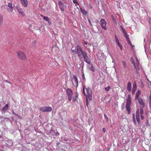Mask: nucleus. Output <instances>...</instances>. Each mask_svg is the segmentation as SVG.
<instances>
[{
    "instance_id": "4468645a",
    "label": "nucleus",
    "mask_w": 151,
    "mask_h": 151,
    "mask_svg": "<svg viewBox=\"0 0 151 151\" xmlns=\"http://www.w3.org/2000/svg\"><path fill=\"white\" fill-rule=\"evenodd\" d=\"M17 9L18 12H19V14L22 15L23 17L25 16V14H24L22 11V9L19 7H17Z\"/></svg>"
},
{
    "instance_id": "b1692460",
    "label": "nucleus",
    "mask_w": 151,
    "mask_h": 151,
    "mask_svg": "<svg viewBox=\"0 0 151 151\" xmlns=\"http://www.w3.org/2000/svg\"><path fill=\"white\" fill-rule=\"evenodd\" d=\"M43 19L48 22L50 21L49 19L47 17L45 16L43 17Z\"/></svg>"
},
{
    "instance_id": "f257e3e1",
    "label": "nucleus",
    "mask_w": 151,
    "mask_h": 151,
    "mask_svg": "<svg viewBox=\"0 0 151 151\" xmlns=\"http://www.w3.org/2000/svg\"><path fill=\"white\" fill-rule=\"evenodd\" d=\"M76 49L78 57L81 58H83L85 62L88 64H90L91 63V60L88 57L87 53L82 51L81 47L79 45L77 46Z\"/></svg>"
},
{
    "instance_id": "09e8293b",
    "label": "nucleus",
    "mask_w": 151,
    "mask_h": 151,
    "mask_svg": "<svg viewBox=\"0 0 151 151\" xmlns=\"http://www.w3.org/2000/svg\"><path fill=\"white\" fill-rule=\"evenodd\" d=\"M84 13V14H85V12H84V13Z\"/></svg>"
},
{
    "instance_id": "4be33fe9",
    "label": "nucleus",
    "mask_w": 151,
    "mask_h": 151,
    "mask_svg": "<svg viewBox=\"0 0 151 151\" xmlns=\"http://www.w3.org/2000/svg\"><path fill=\"white\" fill-rule=\"evenodd\" d=\"M3 19L2 17H0V26H1L3 22Z\"/></svg>"
},
{
    "instance_id": "58836bf2",
    "label": "nucleus",
    "mask_w": 151,
    "mask_h": 151,
    "mask_svg": "<svg viewBox=\"0 0 151 151\" xmlns=\"http://www.w3.org/2000/svg\"><path fill=\"white\" fill-rule=\"evenodd\" d=\"M89 4V8L90 9H91L93 8V6L90 4Z\"/></svg>"
},
{
    "instance_id": "f3484780",
    "label": "nucleus",
    "mask_w": 151,
    "mask_h": 151,
    "mask_svg": "<svg viewBox=\"0 0 151 151\" xmlns=\"http://www.w3.org/2000/svg\"><path fill=\"white\" fill-rule=\"evenodd\" d=\"M8 6L10 8V9H8V12H12L13 10V7L12 3H8Z\"/></svg>"
},
{
    "instance_id": "f704fd0d",
    "label": "nucleus",
    "mask_w": 151,
    "mask_h": 151,
    "mask_svg": "<svg viewBox=\"0 0 151 151\" xmlns=\"http://www.w3.org/2000/svg\"><path fill=\"white\" fill-rule=\"evenodd\" d=\"M88 22L92 26V24L91 23V21L89 19H88Z\"/></svg>"
},
{
    "instance_id": "7c9ffc66",
    "label": "nucleus",
    "mask_w": 151,
    "mask_h": 151,
    "mask_svg": "<svg viewBox=\"0 0 151 151\" xmlns=\"http://www.w3.org/2000/svg\"><path fill=\"white\" fill-rule=\"evenodd\" d=\"M12 113L14 114V115H15V116H18V114H16L15 113V112H14V111H12Z\"/></svg>"
},
{
    "instance_id": "412c9836",
    "label": "nucleus",
    "mask_w": 151,
    "mask_h": 151,
    "mask_svg": "<svg viewBox=\"0 0 151 151\" xmlns=\"http://www.w3.org/2000/svg\"><path fill=\"white\" fill-rule=\"evenodd\" d=\"M8 106L9 105L8 104H6V105L2 108V110L4 111H6L8 109Z\"/></svg>"
},
{
    "instance_id": "39448f33",
    "label": "nucleus",
    "mask_w": 151,
    "mask_h": 151,
    "mask_svg": "<svg viewBox=\"0 0 151 151\" xmlns=\"http://www.w3.org/2000/svg\"><path fill=\"white\" fill-rule=\"evenodd\" d=\"M131 100H127L126 108V110L127 111L128 114H129L130 113L131 109L130 106L131 104Z\"/></svg>"
},
{
    "instance_id": "aec40b11",
    "label": "nucleus",
    "mask_w": 151,
    "mask_h": 151,
    "mask_svg": "<svg viewBox=\"0 0 151 151\" xmlns=\"http://www.w3.org/2000/svg\"><path fill=\"white\" fill-rule=\"evenodd\" d=\"M124 36L127 39V41L128 42V43L130 45H132V44L131 42L130 41L129 38L127 34H126L125 35H124Z\"/></svg>"
},
{
    "instance_id": "72a5a7b5",
    "label": "nucleus",
    "mask_w": 151,
    "mask_h": 151,
    "mask_svg": "<svg viewBox=\"0 0 151 151\" xmlns=\"http://www.w3.org/2000/svg\"><path fill=\"white\" fill-rule=\"evenodd\" d=\"M104 117L106 118V119H107V121H108V118L107 117V116H106V115L105 114H104Z\"/></svg>"
},
{
    "instance_id": "5701e85b",
    "label": "nucleus",
    "mask_w": 151,
    "mask_h": 151,
    "mask_svg": "<svg viewBox=\"0 0 151 151\" xmlns=\"http://www.w3.org/2000/svg\"><path fill=\"white\" fill-rule=\"evenodd\" d=\"M78 97V95L77 93H76V95L75 97H73V101H75L77 100V98Z\"/></svg>"
},
{
    "instance_id": "bb28decb",
    "label": "nucleus",
    "mask_w": 151,
    "mask_h": 151,
    "mask_svg": "<svg viewBox=\"0 0 151 151\" xmlns=\"http://www.w3.org/2000/svg\"><path fill=\"white\" fill-rule=\"evenodd\" d=\"M111 88V87L109 86H108L107 87H106L105 88V89L107 91H108Z\"/></svg>"
},
{
    "instance_id": "6e6552de",
    "label": "nucleus",
    "mask_w": 151,
    "mask_h": 151,
    "mask_svg": "<svg viewBox=\"0 0 151 151\" xmlns=\"http://www.w3.org/2000/svg\"><path fill=\"white\" fill-rule=\"evenodd\" d=\"M73 85L75 86L76 88L78 86V82L77 77L75 75H73Z\"/></svg>"
},
{
    "instance_id": "393cba45",
    "label": "nucleus",
    "mask_w": 151,
    "mask_h": 151,
    "mask_svg": "<svg viewBox=\"0 0 151 151\" xmlns=\"http://www.w3.org/2000/svg\"><path fill=\"white\" fill-rule=\"evenodd\" d=\"M122 63L124 67V69H126L127 67L126 63L124 61H122Z\"/></svg>"
},
{
    "instance_id": "423d86ee",
    "label": "nucleus",
    "mask_w": 151,
    "mask_h": 151,
    "mask_svg": "<svg viewBox=\"0 0 151 151\" xmlns=\"http://www.w3.org/2000/svg\"><path fill=\"white\" fill-rule=\"evenodd\" d=\"M52 110V108L50 106H44L40 108V111L43 112H50Z\"/></svg>"
},
{
    "instance_id": "20e7f679",
    "label": "nucleus",
    "mask_w": 151,
    "mask_h": 151,
    "mask_svg": "<svg viewBox=\"0 0 151 151\" xmlns=\"http://www.w3.org/2000/svg\"><path fill=\"white\" fill-rule=\"evenodd\" d=\"M66 93L68 97V100L70 101L73 96V92L72 90L70 88H68L66 89Z\"/></svg>"
},
{
    "instance_id": "49530a36",
    "label": "nucleus",
    "mask_w": 151,
    "mask_h": 151,
    "mask_svg": "<svg viewBox=\"0 0 151 151\" xmlns=\"http://www.w3.org/2000/svg\"><path fill=\"white\" fill-rule=\"evenodd\" d=\"M78 5H77V4H76L75 5V6H77Z\"/></svg>"
},
{
    "instance_id": "2eb2a0df",
    "label": "nucleus",
    "mask_w": 151,
    "mask_h": 151,
    "mask_svg": "<svg viewBox=\"0 0 151 151\" xmlns=\"http://www.w3.org/2000/svg\"><path fill=\"white\" fill-rule=\"evenodd\" d=\"M141 91L139 90H138L136 93V96L134 99L135 100H136L137 99L141 98L139 97V96L141 95Z\"/></svg>"
},
{
    "instance_id": "de8ad7c7",
    "label": "nucleus",
    "mask_w": 151,
    "mask_h": 151,
    "mask_svg": "<svg viewBox=\"0 0 151 151\" xmlns=\"http://www.w3.org/2000/svg\"><path fill=\"white\" fill-rule=\"evenodd\" d=\"M85 13L86 14H87V13L86 12V11H85Z\"/></svg>"
},
{
    "instance_id": "c03bdc74",
    "label": "nucleus",
    "mask_w": 151,
    "mask_h": 151,
    "mask_svg": "<svg viewBox=\"0 0 151 151\" xmlns=\"http://www.w3.org/2000/svg\"><path fill=\"white\" fill-rule=\"evenodd\" d=\"M40 16H41V17H42L43 18V17H44V16H43L42 14H41V15H40Z\"/></svg>"
},
{
    "instance_id": "f03ea898",
    "label": "nucleus",
    "mask_w": 151,
    "mask_h": 151,
    "mask_svg": "<svg viewBox=\"0 0 151 151\" xmlns=\"http://www.w3.org/2000/svg\"><path fill=\"white\" fill-rule=\"evenodd\" d=\"M85 87L86 86H83V92L86 97V104L87 106H88V100H89L90 101L91 100L92 92L91 89L89 87H88L86 88V93L85 91Z\"/></svg>"
},
{
    "instance_id": "0eeeda50",
    "label": "nucleus",
    "mask_w": 151,
    "mask_h": 151,
    "mask_svg": "<svg viewBox=\"0 0 151 151\" xmlns=\"http://www.w3.org/2000/svg\"><path fill=\"white\" fill-rule=\"evenodd\" d=\"M100 22L102 28L104 30H106L107 28L106 27V22L105 20L104 19H102L100 21Z\"/></svg>"
},
{
    "instance_id": "37998d69",
    "label": "nucleus",
    "mask_w": 151,
    "mask_h": 151,
    "mask_svg": "<svg viewBox=\"0 0 151 151\" xmlns=\"http://www.w3.org/2000/svg\"><path fill=\"white\" fill-rule=\"evenodd\" d=\"M149 98H151V91H150V94L149 96Z\"/></svg>"
},
{
    "instance_id": "c85d7f7f",
    "label": "nucleus",
    "mask_w": 151,
    "mask_h": 151,
    "mask_svg": "<svg viewBox=\"0 0 151 151\" xmlns=\"http://www.w3.org/2000/svg\"><path fill=\"white\" fill-rule=\"evenodd\" d=\"M133 122H134V123L136 125H137L136 124V121L135 119V118H133Z\"/></svg>"
},
{
    "instance_id": "e433bc0d",
    "label": "nucleus",
    "mask_w": 151,
    "mask_h": 151,
    "mask_svg": "<svg viewBox=\"0 0 151 151\" xmlns=\"http://www.w3.org/2000/svg\"><path fill=\"white\" fill-rule=\"evenodd\" d=\"M102 130L105 133L106 132V129L104 127L102 128Z\"/></svg>"
},
{
    "instance_id": "ea45409f",
    "label": "nucleus",
    "mask_w": 151,
    "mask_h": 151,
    "mask_svg": "<svg viewBox=\"0 0 151 151\" xmlns=\"http://www.w3.org/2000/svg\"><path fill=\"white\" fill-rule=\"evenodd\" d=\"M84 43L85 45H87L88 43V42L84 41Z\"/></svg>"
},
{
    "instance_id": "473e14b6",
    "label": "nucleus",
    "mask_w": 151,
    "mask_h": 151,
    "mask_svg": "<svg viewBox=\"0 0 151 151\" xmlns=\"http://www.w3.org/2000/svg\"><path fill=\"white\" fill-rule=\"evenodd\" d=\"M149 104L150 107H151V98H149Z\"/></svg>"
},
{
    "instance_id": "79ce46f5",
    "label": "nucleus",
    "mask_w": 151,
    "mask_h": 151,
    "mask_svg": "<svg viewBox=\"0 0 151 151\" xmlns=\"http://www.w3.org/2000/svg\"><path fill=\"white\" fill-rule=\"evenodd\" d=\"M132 117H133V118H135V115H134V114H133V116H132Z\"/></svg>"
},
{
    "instance_id": "a211bd4d",
    "label": "nucleus",
    "mask_w": 151,
    "mask_h": 151,
    "mask_svg": "<svg viewBox=\"0 0 151 151\" xmlns=\"http://www.w3.org/2000/svg\"><path fill=\"white\" fill-rule=\"evenodd\" d=\"M137 86L136 83H134L133 85V87L132 90V94H134L136 90Z\"/></svg>"
},
{
    "instance_id": "cd10ccee",
    "label": "nucleus",
    "mask_w": 151,
    "mask_h": 151,
    "mask_svg": "<svg viewBox=\"0 0 151 151\" xmlns=\"http://www.w3.org/2000/svg\"><path fill=\"white\" fill-rule=\"evenodd\" d=\"M122 32H123L124 35L125 34H127V33L126 32L125 29L124 28H122Z\"/></svg>"
},
{
    "instance_id": "4c0bfd02",
    "label": "nucleus",
    "mask_w": 151,
    "mask_h": 151,
    "mask_svg": "<svg viewBox=\"0 0 151 151\" xmlns=\"http://www.w3.org/2000/svg\"><path fill=\"white\" fill-rule=\"evenodd\" d=\"M72 51L74 52L75 53H77V51H76V50H72Z\"/></svg>"
},
{
    "instance_id": "a18cd8bd",
    "label": "nucleus",
    "mask_w": 151,
    "mask_h": 151,
    "mask_svg": "<svg viewBox=\"0 0 151 151\" xmlns=\"http://www.w3.org/2000/svg\"><path fill=\"white\" fill-rule=\"evenodd\" d=\"M20 119L21 118V116H19V115H18V116H17Z\"/></svg>"
},
{
    "instance_id": "1a4fd4ad",
    "label": "nucleus",
    "mask_w": 151,
    "mask_h": 151,
    "mask_svg": "<svg viewBox=\"0 0 151 151\" xmlns=\"http://www.w3.org/2000/svg\"><path fill=\"white\" fill-rule=\"evenodd\" d=\"M136 117L137 121L138 123V124H139L140 123V122L139 119V109H137L136 111Z\"/></svg>"
},
{
    "instance_id": "7ed1b4c3",
    "label": "nucleus",
    "mask_w": 151,
    "mask_h": 151,
    "mask_svg": "<svg viewBox=\"0 0 151 151\" xmlns=\"http://www.w3.org/2000/svg\"><path fill=\"white\" fill-rule=\"evenodd\" d=\"M18 58L22 60H25L27 59V57L25 53L21 51H19L17 52Z\"/></svg>"
},
{
    "instance_id": "2f4dec72",
    "label": "nucleus",
    "mask_w": 151,
    "mask_h": 151,
    "mask_svg": "<svg viewBox=\"0 0 151 151\" xmlns=\"http://www.w3.org/2000/svg\"><path fill=\"white\" fill-rule=\"evenodd\" d=\"M127 100H131V96L130 94H129L128 96V97Z\"/></svg>"
},
{
    "instance_id": "9b49d317",
    "label": "nucleus",
    "mask_w": 151,
    "mask_h": 151,
    "mask_svg": "<svg viewBox=\"0 0 151 151\" xmlns=\"http://www.w3.org/2000/svg\"><path fill=\"white\" fill-rule=\"evenodd\" d=\"M58 4L61 11L63 12H64V11L65 7L64 4L61 1H60L58 2Z\"/></svg>"
},
{
    "instance_id": "a19ab883",
    "label": "nucleus",
    "mask_w": 151,
    "mask_h": 151,
    "mask_svg": "<svg viewBox=\"0 0 151 151\" xmlns=\"http://www.w3.org/2000/svg\"><path fill=\"white\" fill-rule=\"evenodd\" d=\"M91 70L93 71H94V68H93V67H92V68H91Z\"/></svg>"
},
{
    "instance_id": "c9c22d12",
    "label": "nucleus",
    "mask_w": 151,
    "mask_h": 151,
    "mask_svg": "<svg viewBox=\"0 0 151 151\" xmlns=\"http://www.w3.org/2000/svg\"><path fill=\"white\" fill-rule=\"evenodd\" d=\"M140 117H141V119H142L143 120L144 119V117L142 115H140Z\"/></svg>"
},
{
    "instance_id": "c756f323",
    "label": "nucleus",
    "mask_w": 151,
    "mask_h": 151,
    "mask_svg": "<svg viewBox=\"0 0 151 151\" xmlns=\"http://www.w3.org/2000/svg\"><path fill=\"white\" fill-rule=\"evenodd\" d=\"M73 2L74 3L77 4V5H79V4L76 0H73Z\"/></svg>"
},
{
    "instance_id": "dca6fc26",
    "label": "nucleus",
    "mask_w": 151,
    "mask_h": 151,
    "mask_svg": "<svg viewBox=\"0 0 151 151\" xmlns=\"http://www.w3.org/2000/svg\"><path fill=\"white\" fill-rule=\"evenodd\" d=\"M23 6L26 7L27 6L28 3L27 0H20Z\"/></svg>"
},
{
    "instance_id": "ddd939ff",
    "label": "nucleus",
    "mask_w": 151,
    "mask_h": 151,
    "mask_svg": "<svg viewBox=\"0 0 151 151\" xmlns=\"http://www.w3.org/2000/svg\"><path fill=\"white\" fill-rule=\"evenodd\" d=\"M137 62H136V65L137 66H136L135 63H133L134 65V66L135 67V69L136 70H139L140 69L139 63V61H138L137 59Z\"/></svg>"
},
{
    "instance_id": "6ab92c4d",
    "label": "nucleus",
    "mask_w": 151,
    "mask_h": 151,
    "mask_svg": "<svg viewBox=\"0 0 151 151\" xmlns=\"http://www.w3.org/2000/svg\"><path fill=\"white\" fill-rule=\"evenodd\" d=\"M131 88H132V85L131 83V82H129L127 84V90L129 91H131Z\"/></svg>"
},
{
    "instance_id": "f8f14e48",
    "label": "nucleus",
    "mask_w": 151,
    "mask_h": 151,
    "mask_svg": "<svg viewBox=\"0 0 151 151\" xmlns=\"http://www.w3.org/2000/svg\"><path fill=\"white\" fill-rule=\"evenodd\" d=\"M115 41L117 45L120 47L121 50H122V45L119 43V41L117 38L116 35L115 36Z\"/></svg>"
},
{
    "instance_id": "9d476101",
    "label": "nucleus",
    "mask_w": 151,
    "mask_h": 151,
    "mask_svg": "<svg viewBox=\"0 0 151 151\" xmlns=\"http://www.w3.org/2000/svg\"><path fill=\"white\" fill-rule=\"evenodd\" d=\"M136 100H138V103L142 107L144 108L145 107V103L142 98H139L138 99H137Z\"/></svg>"
},
{
    "instance_id": "a878e982",
    "label": "nucleus",
    "mask_w": 151,
    "mask_h": 151,
    "mask_svg": "<svg viewBox=\"0 0 151 151\" xmlns=\"http://www.w3.org/2000/svg\"><path fill=\"white\" fill-rule=\"evenodd\" d=\"M140 115H142L143 114L144 111L142 108L140 109Z\"/></svg>"
}]
</instances>
